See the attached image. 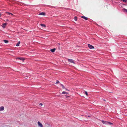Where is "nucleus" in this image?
I'll list each match as a JSON object with an SVG mask.
<instances>
[{"label":"nucleus","mask_w":127,"mask_h":127,"mask_svg":"<svg viewBox=\"0 0 127 127\" xmlns=\"http://www.w3.org/2000/svg\"><path fill=\"white\" fill-rule=\"evenodd\" d=\"M104 124H107V125H112V123H110L109 122H107L106 121H104L103 120L101 121Z\"/></svg>","instance_id":"f257e3e1"},{"label":"nucleus","mask_w":127,"mask_h":127,"mask_svg":"<svg viewBox=\"0 0 127 127\" xmlns=\"http://www.w3.org/2000/svg\"><path fill=\"white\" fill-rule=\"evenodd\" d=\"M16 59H19L21 60H22L23 62H24L25 60V59L23 57H17L16 58Z\"/></svg>","instance_id":"f03ea898"},{"label":"nucleus","mask_w":127,"mask_h":127,"mask_svg":"<svg viewBox=\"0 0 127 127\" xmlns=\"http://www.w3.org/2000/svg\"><path fill=\"white\" fill-rule=\"evenodd\" d=\"M68 62H70L71 63H75L74 60L72 59H68Z\"/></svg>","instance_id":"7ed1b4c3"},{"label":"nucleus","mask_w":127,"mask_h":127,"mask_svg":"<svg viewBox=\"0 0 127 127\" xmlns=\"http://www.w3.org/2000/svg\"><path fill=\"white\" fill-rule=\"evenodd\" d=\"M38 126L40 127H43L42 125L38 121Z\"/></svg>","instance_id":"20e7f679"},{"label":"nucleus","mask_w":127,"mask_h":127,"mask_svg":"<svg viewBox=\"0 0 127 127\" xmlns=\"http://www.w3.org/2000/svg\"><path fill=\"white\" fill-rule=\"evenodd\" d=\"M88 47H89V48L90 49H93L94 48V47L93 46L90 44H88Z\"/></svg>","instance_id":"39448f33"},{"label":"nucleus","mask_w":127,"mask_h":127,"mask_svg":"<svg viewBox=\"0 0 127 127\" xmlns=\"http://www.w3.org/2000/svg\"><path fill=\"white\" fill-rule=\"evenodd\" d=\"M7 25V23H3L2 25V27L3 28H4L5 27L6 25Z\"/></svg>","instance_id":"423d86ee"},{"label":"nucleus","mask_w":127,"mask_h":127,"mask_svg":"<svg viewBox=\"0 0 127 127\" xmlns=\"http://www.w3.org/2000/svg\"><path fill=\"white\" fill-rule=\"evenodd\" d=\"M56 49L54 48L52 49H51L50 50V51L52 53L54 52H55V50H56Z\"/></svg>","instance_id":"0eeeda50"},{"label":"nucleus","mask_w":127,"mask_h":127,"mask_svg":"<svg viewBox=\"0 0 127 127\" xmlns=\"http://www.w3.org/2000/svg\"><path fill=\"white\" fill-rule=\"evenodd\" d=\"M39 15H43V16H45V12H41V13H40L39 14Z\"/></svg>","instance_id":"6e6552de"},{"label":"nucleus","mask_w":127,"mask_h":127,"mask_svg":"<svg viewBox=\"0 0 127 127\" xmlns=\"http://www.w3.org/2000/svg\"><path fill=\"white\" fill-rule=\"evenodd\" d=\"M81 17L84 19H85V20H87L88 19V18H87L84 16H82Z\"/></svg>","instance_id":"1a4fd4ad"},{"label":"nucleus","mask_w":127,"mask_h":127,"mask_svg":"<svg viewBox=\"0 0 127 127\" xmlns=\"http://www.w3.org/2000/svg\"><path fill=\"white\" fill-rule=\"evenodd\" d=\"M4 109V108L3 106H1L0 107V111H3Z\"/></svg>","instance_id":"9d476101"},{"label":"nucleus","mask_w":127,"mask_h":127,"mask_svg":"<svg viewBox=\"0 0 127 127\" xmlns=\"http://www.w3.org/2000/svg\"><path fill=\"white\" fill-rule=\"evenodd\" d=\"M60 85L62 87L63 89H65V87L64 86V85L63 84H61V83H60Z\"/></svg>","instance_id":"9b49d317"},{"label":"nucleus","mask_w":127,"mask_h":127,"mask_svg":"<svg viewBox=\"0 0 127 127\" xmlns=\"http://www.w3.org/2000/svg\"><path fill=\"white\" fill-rule=\"evenodd\" d=\"M6 13H7L8 15H13L11 13H10L7 12H6Z\"/></svg>","instance_id":"f8f14e48"},{"label":"nucleus","mask_w":127,"mask_h":127,"mask_svg":"<svg viewBox=\"0 0 127 127\" xmlns=\"http://www.w3.org/2000/svg\"><path fill=\"white\" fill-rule=\"evenodd\" d=\"M40 25L41 26H42V27H46V26L45 24H40Z\"/></svg>","instance_id":"ddd939ff"},{"label":"nucleus","mask_w":127,"mask_h":127,"mask_svg":"<svg viewBox=\"0 0 127 127\" xmlns=\"http://www.w3.org/2000/svg\"><path fill=\"white\" fill-rule=\"evenodd\" d=\"M3 41L4 42V43H7L8 42V41L6 40H4Z\"/></svg>","instance_id":"4468645a"},{"label":"nucleus","mask_w":127,"mask_h":127,"mask_svg":"<svg viewBox=\"0 0 127 127\" xmlns=\"http://www.w3.org/2000/svg\"><path fill=\"white\" fill-rule=\"evenodd\" d=\"M20 41H19L17 43V44L16 45V46H18L19 45V44L20 43Z\"/></svg>","instance_id":"2eb2a0df"},{"label":"nucleus","mask_w":127,"mask_h":127,"mask_svg":"<svg viewBox=\"0 0 127 127\" xmlns=\"http://www.w3.org/2000/svg\"><path fill=\"white\" fill-rule=\"evenodd\" d=\"M123 11L124 12H126L127 13V9H125V8H123Z\"/></svg>","instance_id":"dca6fc26"},{"label":"nucleus","mask_w":127,"mask_h":127,"mask_svg":"<svg viewBox=\"0 0 127 127\" xmlns=\"http://www.w3.org/2000/svg\"><path fill=\"white\" fill-rule=\"evenodd\" d=\"M84 94H85L86 95H87V96L88 95V93L87 92H86V91L84 92Z\"/></svg>","instance_id":"f3484780"},{"label":"nucleus","mask_w":127,"mask_h":127,"mask_svg":"<svg viewBox=\"0 0 127 127\" xmlns=\"http://www.w3.org/2000/svg\"><path fill=\"white\" fill-rule=\"evenodd\" d=\"M56 81V82L55 83L56 84H57L58 83H59L60 84V83L59 81L58 80H57Z\"/></svg>","instance_id":"a211bd4d"},{"label":"nucleus","mask_w":127,"mask_h":127,"mask_svg":"<svg viewBox=\"0 0 127 127\" xmlns=\"http://www.w3.org/2000/svg\"><path fill=\"white\" fill-rule=\"evenodd\" d=\"M77 17L76 16H75L74 17V20L75 21H77Z\"/></svg>","instance_id":"6ab92c4d"},{"label":"nucleus","mask_w":127,"mask_h":127,"mask_svg":"<svg viewBox=\"0 0 127 127\" xmlns=\"http://www.w3.org/2000/svg\"><path fill=\"white\" fill-rule=\"evenodd\" d=\"M66 92H64V91H63L62 93V94H66Z\"/></svg>","instance_id":"aec40b11"},{"label":"nucleus","mask_w":127,"mask_h":127,"mask_svg":"<svg viewBox=\"0 0 127 127\" xmlns=\"http://www.w3.org/2000/svg\"><path fill=\"white\" fill-rule=\"evenodd\" d=\"M122 1H123L124 2H127V0H121Z\"/></svg>","instance_id":"412c9836"},{"label":"nucleus","mask_w":127,"mask_h":127,"mask_svg":"<svg viewBox=\"0 0 127 127\" xmlns=\"http://www.w3.org/2000/svg\"><path fill=\"white\" fill-rule=\"evenodd\" d=\"M39 105H41L42 106V105H43V104H42V103H40V104H39Z\"/></svg>","instance_id":"4be33fe9"},{"label":"nucleus","mask_w":127,"mask_h":127,"mask_svg":"<svg viewBox=\"0 0 127 127\" xmlns=\"http://www.w3.org/2000/svg\"><path fill=\"white\" fill-rule=\"evenodd\" d=\"M65 89L66 90H67V91H69V90H68L67 89H66V88H65Z\"/></svg>","instance_id":"5701e85b"},{"label":"nucleus","mask_w":127,"mask_h":127,"mask_svg":"<svg viewBox=\"0 0 127 127\" xmlns=\"http://www.w3.org/2000/svg\"><path fill=\"white\" fill-rule=\"evenodd\" d=\"M9 21V20L8 19H7L6 20V21Z\"/></svg>","instance_id":"b1692460"},{"label":"nucleus","mask_w":127,"mask_h":127,"mask_svg":"<svg viewBox=\"0 0 127 127\" xmlns=\"http://www.w3.org/2000/svg\"><path fill=\"white\" fill-rule=\"evenodd\" d=\"M58 44L59 45H58V46H59L60 45V43H58Z\"/></svg>","instance_id":"393cba45"},{"label":"nucleus","mask_w":127,"mask_h":127,"mask_svg":"<svg viewBox=\"0 0 127 127\" xmlns=\"http://www.w3.org/2000/svg\"><path fill=\"white\" fill-rule=\"evenodd\" d=\"M68 94V93L67 92H66V94Z\"/></svg>","instance_id":"a878e982"},{"label":"nucleus","mask_w":127,"mask_h":127,"mask_svg":"<svg viewBox=\"0 0 127 127\" xmlns=\"http://www.w3.org/2000/svg\"><path fill=\"white\" fill-rule=\"evenodd\" d=\"M1 13H0V17H1Z\"/></svg>","instance_id":"bb28decb"},{"label":"nucleus","mask_w":127,"mask_h":127,"mask_svg":"<svg viewBox=\"0 0 127 127\" xmlns=\"http://www.w3.org/2000/svg\"><path fill=\"white\" fill-rule=\"evenodd\" d=\"M103 100L105 101H106V100L104 99H103Z\"/></svg>","instance_id":"cd10ccee"}]
</instances>
